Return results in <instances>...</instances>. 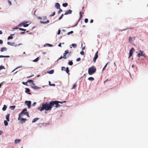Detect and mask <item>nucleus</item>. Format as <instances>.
<instances>
[{
    "instance_id": "de8ad7c7",
    "label": "nucleus",
    "mask_w": 148,
    "mask_h": 148,
    "mask_svg": "<svg viewBox=\"0 0 148 148\" xmlns=\"http://www.w3.org/2000/svg\"><path fill=\"white\" fill-rule=\"evenodd\" d=\"M81 60V58H77V60H76V61H77V62H79Z\"/></svg>"
},
{
    "instance_id": "2f4dec72",
    "label": "nucleus",
    "mask_w": 148,
    "mask_h": 148,
    "mask_svg": "<svg viewBox=\"0 0 148 148\" xmlns=\"http://www.w3.org/2000/svg\"><path fill=\"white\" fill-rule=\"evenodd\" d=\"M49 85H50V86H55V84H51V83L50 81H49Z\"/></svg>"
},
{
    "instance_id": "0e129e2a",
    "label": "nucleus",
    "mask_w": 148,
    "mask_h": 148,
    "mask_svg": "<svg viewBox=\"0 0 148 148\" xmlns=\"http://www.w3.org/2000/svg\"><path fill=\"white\" fill-rule=\"evenodd\" d=\"M93 22V20L92 19H91V20L90 22L91 23H92Z\"/></svg>"
},
{
    "instance_id": "6e6d98bb",
    "label": "nucleus",
    "mask_w": 148,
    "mask_h": 148,
    "mask_svg": "<svg viewBox=\"0 0 148 148\" xmlns=\"http://www.w3.org/2000/svg\"><path fill=\"white\" fill-rule=\"evenodd\" d=\"M29 25V24H25L23 25V26L24 27H27Z\"/></svg>"
},
{
    "instance_id": "cd10ccee",
    "label": "nucleus",
    "mask_w": 148,
    "mask_h": 148,
    "mask_svg": "<svg viewBox=\"0 0 148 148\" xmlns=\"http://www.w3.org/2000/svg\"><path fill=\"white\" fill-rule=\"evenodd\" d=\"M4 123L5 126L8 125V123L7 120V121L5 120L4 121Z\"/></svg>"
},
{
    "instance_id": "4c0bfd02",
    "label": "nucleus",
    "mask_w": 148,
    "mask_h": 148,
    "mask_svg": "<svg viewBox=\"0 0 148 148\" xmlns=\"http://www.w3.org/2000/svg\"><path fill=\"white\" fill-rule=\"evenodd\" d=\"M55 14H56L55 12H53V14H51L50 16H53L55 15Z\"/></svg>"
},
{
    "instance_id": "e2e57ef3",
    "label": "nucleus",
    "mask_w": 148,
    "mask_h": 148,
    "mask_svg": "<svg viewBox=\"0 0 148 148\" xmlns=\"http://www.w3.org/2000/svg\"><path fill=\"white\" fill-rule=\"evenodd\" d=\"M4 82H3L2 83H1V84H0V88L1 87V86L3 84V83Z\"/></svg>"
},
{
    "instance_id": "c85d7f7f",
    "label": "nucleus",
    "mask_w": 148,
    "mask_h": 148,
    "mask_svg": "<svg viewBox=\"0 0 148 148\" xmlns=\"http://www.w3.org/2000/svg\"><path fill=\"white\" fill-rule=\"evenodd\" d=\"M27 82H29L30 83H32V84H33V85L34 84V81L32 80H29Z\"/></svg>"
},
{
    "instance_id": "7c9ffc66",
    "label": "nucleus",
    "mask_w": 148,
    "mask_h": 148,
    "mask_svg": "<svg viewBox=\"0 0 148 148\" xmlns=\"http://www.w3.org/2000/svg\"><path fill=\"white\" fill-rule=\"evenodd\" d=\"M76 86H77V84H76V83L74 84L73 85V86L72 88H71V89H73V88H75L76 87Z\"/></svg>"
},
{
    "instance_id": "bf43d9fd",
    "label": "nucleus",
    "mask_w": 148,
    "mask_h": 148,
    "mask_svg": "<svg viewBox=\"0 0 148 148\" xmlns=\"http://www.w3.org/2000/svg\"><path fill=\"white\" fill-rule=\"evenodd\" d=\"M63 58V57L61 56L60 58H59V59L57 60V61H58V60L62 59Z\"/></svg>"
},
{
    "instance_id": "37998d69",
    "label": "nucleus",
    "mask_w": 148,
    "mask_h": 148,
    "mask_svg": "<svg viewBox=\"0 0 148 148\" xmlns=\"http://www.w3.org/2000/svg\"><path fill=\"white\" fill-rule=\"evenodd\" d=\"M19 29L21 31H25L26 30V29H23L22 28H19Z\"/></svg>"
},
{
    "instance_id": "6ab92c4d",
    "label": "nucleus",
    "mask_w": 148,
    "mask_h": 148,
    "mask_svg": "<svg viewBox=\"0 0 148 148\" xmlns=\"http://www.w3.org/2000/svg\"><path fill=\"white\" fill-rule=\"evenodd\" d=\"M39 119V118H34L32 121V123L35 122H36V121H37Z\"/></svg>"
},
{
    "instance_id": "3c124183",
    "label": "nucleus",
    "mask_w": 148,
    "mask_h": 148,
    "mask_svg": "<svg viewBox=\"0 0 148 148\" xmlns=\"http://www.w3.org/2000/svg\"><path fill=\"white\" fill-rule=\"evenodd\" d=\"M64 15V14H62L61 15V16L59 18V20H60L62 18L63 16Z\"/></svg>"
},
{
    "instance_id": "79ce46f5",
    "label": "nucleus",
    "mask_w": 148,
    "mask_h": 148,
    "mask_svg": "<svg viewBox=\"0 0 148 148\" xmlns=\"http://www.w3.org/2000/svg\"><path fill=\"white\" fill-rule=\"evenodd\" d=\"M60 10H59L58 11V14H59L61 12H62V10L61 9H60Z\"/></svg>"
},
{
    "instance_id": "2eb2a0df",
    "label": "nucleus",
    "mask_w": 148,
    "mask_h": 148,
    "mask_svg": "<svg viewBox=\"0 0 148 148\" xmlns=\"http://www.w3.org/2000/svg\"><path fill=\"white\" fill-rule=\"evenodd\" d=\"M40 22L41 23L46 24L49 23V20H47L46 21H44L42 20H41L40 21Z\"/></svg>"
},
{
    "instance_id": "0eeeda50",
    "label": "nucleus",
    "mask_w": 148,
    "mask_h": 148,
    "mask_svg": "<svg viewBox=\"0 0 148 148\" xmlns=\"http://www.w3.org/2000/svg\"><path fill=\"white\" fill-rule=\"evenodd\" d=\"M143 51H142L141 50H140L139 53H138L137 56L139 57L140 56H144L145 57V56H144V55H145V54L144 53V54L143 53Z\"/></svg>"
},
{
    "instance_id": "4468645a",
    "label": "nucleus",
    "mask_w": 148,
    "mask_h": 148,
    "mask_svg": "<svg viewBox=\"0 0 148 148\" xmlns=\"http://www.w3.org/2000/svg\"><path fill=\"white\" fill-rule=\"evenodd\" d=\"M10 116V114H8L7 115H6V119L7 120V121H10L9 119V117Z\"/></svg>"
},
{
    "instance_id": "c9c22d12",
    "label": "nucleus",
    "mask_w": 148,
    "mask_h": 148,
    "mask_svg": "<svg viewBox=\"0 0 148 148\" xmlns=\"http://www.w3.org/2000/svg\"><path fill=\"white\" fill-rule=\"evenodd\" d=\"M4 68V66H2V65H1V66H0V70H1L3 69Z\"/></svg>"
},
{
    "instance_id": "9b49d317",
    "label": "nucleus",
    "mask_w": 148,
    "mask_h": 148,
    "mask_svg": "<svg viewBox=\"0 0 148 148\" xmlns=\"http://www.w3.org/2000/svg\"><path fill=\"white\" fill-rule=\"evenodd\" d=\"M7 44L9 45L12 46H16L17 45L14 42H7Z\"/></svg>"
},
{
    "instance_id": "f704fd0d",
    "label": "nucleus",
    "mask_w": 148,
    "mask_h": 148,
    "mask_svg": "<svg viewBox=\"0 0 148 148\" xmlns=\"http://www.w3.org/2000/svg\"><path fill=\"white\" fill-rule=\"evenodd\" d=\"M80 53L82 55H84V52L83 51H82L80 52Z\"/></svg>"
},
{
    "instance_id": "dca6fc26",
    "label": "nucleus",
    "mask_w": 148,
    "mask_h": 148,
    "mask_svg": "<svg viewBox=\"0 0 148 148\" xmlns=\"http://www.w3.org/2000/svg\"><path fill=\"white\" fill-rule=\"evenodd\" d=\"M7 48H6V47H4L2 48L1 49V52H3L6 51L7 50Z\"/></svg>"
},
{
    "instance_id": "f03ea898",
    "label": "nucleus",
    "mask_w": 148,
    "mask_h": 148,
    "mask_svg": "<svg viewBox=\"0 0 148 148\" xmlns=\"http://www.w3.org/2000/svg\"><path fill=\"white\" fill-rule=\"evenodd\" d=\"M96 71V69L95 67L92 66L90 67L88 69V73L89 75H92L95 73Z\"/></svg>"
},
{
    "instance_id": "13d9d810",
    "label": "nucleus",
    "mask_w": 148,
    "mask_h": 148,
    "mask_svg": "<svg viewBox=\"0 0 148 148\" xmlns=\"http://www.w3.org/2000/svg\"><path fill=\"white\" fill-rule=\"evenodd\" d=\"M34 75H30V76H27V78H30V77H31L34 76Z\"/></svg>"
},
{
    "instance_id": "4d7b16f0",
    "label": "nucleus",
    "mask_w": 148,
    "mask_h": 148,
    "mask_svg": "<svg viewBox=\"0 0 148 148\" xmlns=\"http://www.w3.org/2000/svg\"><path fill=\"white\" fill-rule=\"evenodd\" d=\"M70 46H76L77 45L76 44H73L71 45Z\"/></svg>"
},
{
    "instance_id": "39448f33",
    "label": "nucleus",
    "mask_w": 148,
    "mask_h": 148,
    "mask_svg": "<svg viewBox=\"0 0 148 148\" xmlns=\"http://www.w3.org/2000/svg\"><path fill=\"white\" fill-rule=\"evenodd\" d=\"M135 51L134 49L132 47L131 48V49L130 51L129 52V58L132 55L133 52H134Z\"/></svg>"
},
{
    "instance_id": "473e14b6",
    "label": "nucleus",
    "mask_w": 148,
    "mask_h": 148,
    "mask_svg": "<svg viewBox=\"0 0 148 148\" xmlns=\"http://www.w3.org/2000/svg\"><path fill=\"white\" fill-rule=\"evenodd\" d=\"M38 60H39V58L38 57V58H37L36 59H35V60H33V61L34 62H37V61H38Z\"/></svg>"
},
{
    "instance_id": "69168bd1",
    "label": "nucleus",
    "mask_w": 148,
    "mask_h": 148,
    "mask_svg": "<svg viewBox=\"0 0 148 148\" xmlns=\"http://www.w3.org/2000/svg\"><path fill=\"white\" fill-rule=\"evenodd\" d=\"M107 81H110V80L107 79L106 80L104 81V82L105 83Z\"/></svg>"
},
{
    "instance_id": "b1692460",
    "label": "nucleus",
    "mask_w": 148,
    "mask_h": 148,
    "mask_svg": "<svg viewBox=\"0 0 148 148\" xmlns=\"http://www.w3.org/2000/svg\"><path fill=\"white\" fill-rule=\"evenodd\" d=\"M43 46H53V45L49 44L46 43Z\"/></svg>"
},
{
    "instance_id": "aec40b11",
    "label": "nucleus",
    "mask_w": 148,
    "mask_h": 148,
    "mask_svg": "<svg viewBox=\"0 0 148 148\" xmlns=\"http://www.w3.org/2000/svg\"><path fill=\"white\" fill-rule=\"evenodd\" d=\"M54 71L53 70H51L49 71L48 72V73L50 74H52L53 73Z\"/></svg>"
},
{
    "instance_id": "bb28decb",
    "label": "nucleus",
    "mask_w": 148,
    "mask_h": 148,
    "mask_svg": "<svg viewBox=\"0 0 148 148\" xmlns=\"http://www.w3.org/2000/svg\"><path fill=\"white\" fill-rule=\"evenodd\" d=\"M69 68L68 67L66 68V72L67 73H69Z\"/></svg>"
},
{
    "instance_id": "49530a36",
    "label": "nucleus",
    "mask_w": 148,
    "mask_h": 148,
    "mask_svg": "<svg viewBox=\"0 0 148 148\" xmlns=\"http://www.w3.org/2000/svg\"><path fill=\"white\" fill-rule=\"evenodd\" d=\"M88 20L87 18H86L84 20V21L85 23H87L88 22Z\"/></svg>"
},
{
    "instance_id": "680f3d73",
    "label": "nucleus",
    "mask_w": 148,
    "mask_h": 148,
    "mask_svg": "<svg viewBox=\"0 0 148 148\" xmlns=\"http://www.w3.org/2000/svg\"><path fill=\"white\" fill-rule=\"evenodd\" d=\"M38 19H41L42 20V17H40V16L38 17Z\"/></svg>"
},
{
    "instance_id": "1a4fd4ad",
    "label": "nucleus",
    "mask_w": 148,
    "mask_h": 148,
    "mask_svg": "<svg viewBox=\"0 0 148 148\" xmlns=\"http://www.w3.org/2000/svg\"><path fill=\"white\" fill-rule=\"evenodd\" d=\"M135 39V37H130L129 39V42L130 43H132L133 42V41H134Z\"/></svg>"
},
{
    "instance_id": "338daca9",
    "label": "nucleus",
    "mask_w": 148,
    "mask_h": 148,
    "mask_svg": "<svg viewBox=\"0 0 148 148\" xmlns=\"http://www.w3.org/2000/svg\"><path fill=\"white\" fill-rule=\"evenodd\" d=\"M25 33V32H21V33L20 34H24Z\"/></svg>"
},
{
    "instance_id": "72a5a7b5",
    "label": "nucleus",
    "mask_w": 148,
    "mask_h": 148,
    "mask_svg": "<svg viewBox=\"0 0 148 148\" xmlns=\"http://www.w3.org/2000/svg\"><path fill=\"white\" fill-rule=\"evenodd\" d=\"M69 64L70 66H72L73 65V62L72 61H70L69 63H68Z\"/></svg>"
},
{
    "instance_id": "58836bf2",
    "label": "nucleus",
    "mask_w": 148,
    "mask_h": 148,
    "mask_svg": "<svg viewBox=\"0 0 148 148\" xmlns=\"http://www.w3.org/2000/svg\"><path fill=\"white\" fill-rule=\"evenodd\" d=\"M69 53V51L68 50H66L65 51V53H64V54H67Z\"/></svg>"
},
{
    "instance_id": "ea45409f",
    "label": "nucleus",
    "mask_w": 148,
    "mask_h": 148,
    "mask_svg": "<svg viewBox=\"0 0 148 148\" xmlns=\"http://www.w3.org/2000/svg\"><path fill=\"white\" fill-rule=\"evenodd\" d=\"M73 31H71L70 32H68L67 34L68 35H69L71 34H72V33H73Z\"/></svg>"
},
{
    "instance_id": "393cba45",
    "label": "nucleus",
    "mask_w": 148,
    "mask_h": 148,
    "mask_svg": "<svg viewBox=\"0 0 148 148\" xmlns=\"http://www.w3.org/2000/svg\"><path fill=\"white\" fill-rule=\"evenodd\" d=\"M7 108L6 106L5 105H4L2 108V110L4 111H5L6 109Z\"/></svg>"
},
{
    "instance_id": "6e6552de",
    "label": "nucleus",
    "mask_w": 148,
    "mask_h": 148,
    "mask_svg": "<svg viewBox=\"0 0 148 148\" xmlns=\"http://www.w3.org/2000/svg\"><path fill=\"white\" fill-rule=\"evenodd\" d=\"M98 51H97L95 54V57L94 58V59L93 60V61L94 62H96V60L98 58Z\"/></svg>"
},
{
    "instance_id": "774afa93",
    "label": "nucleus",
    "mask_w": 148,
    "mask_h": 148,
    "mask_svg": "<svg viewBox=\"0 0 148 148\" xmlns=\"http://www.w3.org/2000/svg\"><path fill=\"white\" fill-rule=\"evenodd\" d=\"M61 46V43H60L59 45H58V46Z\"/></svg>"
},
{
    "instance_id": "a878e982",
    "label": "nucleus",
    "mask_w": 148,
    "mask_h": 148,
    "mask_svg": "<svg viewBox=\"0 0 148 148\" xmlns=\"http://www.w3.org/2000/svg\"><path fill=\"white\" fill-rule=\"evenodd\" d=\"M88 79L89 80H90V81H93L94 80V78L92 77H89L88 78Z\"/></svg>"
},
{
    "instance_id": "20e7f679",
    "label": "nucleus",
    "mask_w": 148,
    "mask_h": 148,
    "mask_svg": "<svg viewBox=\"0 0 148 148\" xmlns=\"http://www.w3.org/2000/svg\"><path fill=\"white\" fill-rule=\"evenodd\" d=\"M27 109H25L23 110L22 112L20 113L19 115V117L18 118V120H20V118H21V117L23 116V115L24 114V113H23V112L24 111H26Z\"/></svg>"
},
{
    "instance_id": "4be33fe9",
    "label": "nucleus",
    "mask_w": 148,
    "mask_h": 148,
    "mask_svg": "<svg viewBox=\"0 0 148 148\" xmlns=\"http://www.w3.org/2000/svg\"><path fill=\"white\" fill-rule=\"evenodd\" d=\"M15 107L16 106H11L10 107V108L12 110H14L15 108Z\"/></svg>"
},
{
    "instance_id": "e433bc0d",
    "label": "nucleus",
    "mask_w": 148,
    "mask_h": 148,
    "mask_svg": "<svg viewBox=\"0 0 148 148\" xmlns=\"http://www.w3.org/2000/svg\"><path fill=\"white\" fill-rule=\"evenodd\" d=\"M24 115H26L28 117H29V116L28 114V112H25L24 113Z\"/></svg>"
},
{
    "instance_id": "9d476101",
    "label": "nucleus",
    "mask_w": 148,
    "mask_h": 148,
    "mask_svg": "<svg viewBox=\"0 0 148 148\" xmlns=\"http://www.w3.org/2000/svg\"><path fill=\"white\" fill-rule=\"evenodd\" d=\"M20 123L22 124L25 123V121H27V119H26L23 118H20Z\"/></svg>"
},
{
    "instance_id": "c03bdc74",
    "label": "nucleus",
    "mask_w": 148,
    "mask_h": 148,
    "mask_svg": "<svg viewBox=\"0 0 148 148\" xmlns=\"http://www.w3.org/2000/svg\"><path fill=\"white\" fill-rule=\"evenodd\" d=\"M8 3L10 5H12V3L10 1V0H8Z\"/></svg>"
},
{
    "instance_id": "c756f323",
    "label": "nucleus",
    "mask_w": 148,
    "mask_h": 148,
    "mask_svg": "<svg viewBox=\"0 0 148 148\" xmlns=\"http://www.w3.org/2000/svg\"><path fill=\"white\" fill-rule=\"evenodd\" d=\"M68 4L67 3H63L62 4V6L64 7H66L67 6Z\"/></svg>"
},
{
    "instance_id": "423d86ee",
    "label": "nucleus",
    "mask_w": 148,
    "mask_h": 148,
    "mask_svg": "<svg viewBox=\"0 0 148 148\" xmlns=\"http://www.w3.org/2000/svg\"><path fill=\"white\" fill-rule=\"evenodd\" d=\"M25 103L27 106L29 108H30L31 103V102L30 101H26Z\"/></svg>"
},
{
    "instance_id": "603ef678",
    "label": "nucleus",
    "mask_w": 148,
    "mask_h": 148,
    "mask_svg": "<svg viewBox=\"0 0 148 148\" xmlns=\"http://www.w3.org/2000/svg\"><path fill=\"white\" fill-rule=\"evenodd\" d=\"M27 82H23L22 83L23 84H24L25 85H27Z\"/></svg>"
},
{
    "instance_id": "412c9836",
    "label": "nucleus",
    "mask_w": 148,
    "mask_h": 148,
    "mask_svg": "<svg viewBox=\"0 0 148 148\" xmlns=\"http://www.w3.org/2000/svg\"><path fill=\"white\" fill-rule=\"evenodd\" d=\"M10 57V56H2L1 55L0 56V58H9Z\"/></svg>"
},
{
    "instance_id": "a19ab883",
    "label": "nucleus",
    "mask_w": 148,
    "mask_h": 148,
    "mask_svg": "<svg viewBox=\"0 0 148 148\" xmlns=\"http://www.w3.org/2000/svg\"><path fill=\"white\" fill-rule=\"evenodd\" d=\"M65 68L64 66H62L61 67V70L62 71H65Z\"/></svg>"
},
{
    "instance_id": "8fccbe9b",
    "label": "nucleus",
    "mask_w": 148,
    "mask_h": 148,
    "mask_svg": "<svg viewBox=\"0 0 148 148\" xmlns=\"http://www.w3.org/2000/svg\"><path fill=\"white\" fill-rule=\"evenodd\" d=\"M36 104V102H34V103H33V104H32V106H35V105Z\"/></svg>"
},
{
    "instance_id": "f3484780",
    "label": "nucleus",
    "mask_w": 148,
    "mask_h": 148,
    "mask_svg": "<svg viewBox=\"0 0 148 148\" xmlns=\"http://www.w3.org/2000/svg\"><path fill=\"white\" fill-rule=\"evenodd\" d=\"M21 141L20 139H16L14 141V142L15 144H17L19 143Z\"/></svg>"
},
{
    "instance_id": "5fc2aeb1",
    "label": "nucleus",
    "mask_w": 148,
    "mask_h": 148,
    "mask_svg": "<svg viewBox=\"0 0 148 148\" xmlns=\"http://www.w3.org/2000/svg\"><path fill=\"white\" fill-rule=\"evenodd\" d=\"M108 64V63H107L105 66H104V67H103V71L104 69H105V68H106V67L107 66V65Z\"/></svg>"
},
{
    "instance_id": "5701e85b",
    "label": "nucleus",
    "mask_w": 148,
    "mask_h": 148,
    "mask_svg": "<svg viewBox=\"0 0 148 148\" xmlns=\"http://www.w3.org/2000/svg\"><path fill=\"white\" fill-rule=\"evenodd\" d=\"M25 89L26 90V91H25L26 92L28 93H29L30 92V90L29 88H26Z\"/></svg>"
},
{
    "instance_id": "052dcab7",
    "label": "nucleus",
    "mask_w": 148,
    "mask_h": 148,
    "mask_svg": "<svg viewBox=\"0 0 148 148\" xmlns=\"http://www.w3.org/2000/svg\"><path fill=\"white\" fill-rule=\"evenodd\" d=\"M3 43V41L1 40H0V44H2Z\"/></svg>"
},
{
    "instance_id": "a18cd8bd",
    "label": "nucleus",
    "mask_w": 148,
    "mask_h": 148,
    "mask_svg": "<svg viewBox=\"0 0 148 148\" xmlns=\"http://www.w3.org/2000/svg\"><path fill=\"white\" fill-rule=\"evenodd\" d=\"M63 58H64V59H66V55L64 54V53L63 54V56L62 57Z\"/></svg>"
},
{
    "instance_id": "864d4df0",
    "label": "nucleus",
    "mask_w": 148,
    "mask_h": 148,
    "mask_svg": "<svg viewBox=\"0 0 148 148\" xmlns=\"http://www.w3.org/2000/svg\"><path fill=\"white\" fill-rule=\"evenodd\" d=\"M60 32L61 30L60 29H59L57 34L58 35H59L60 34Z\"/></svg>"
},
{
    "instance_id": "09e8293b",
    "label": "nucleus",
    "mask_w": 148,
    "mask_h": 148,
    "mask_svg": "<svg viewBox=\"0 0 148 148\" xmlns=\"http://www.w3.org/2000/svg\"><path fill=\"white\" fill-rule=\"evenodd\" d=\"M43 19L44 21H45L47 19V17L46 16L43 17Z\"/></svg>"
},
{
    "instance_id": "7ed1b4c3",
    "label": "nucleus",
    "mask_w": 148,
    "mask_h": 148,
    "mask_svg": "<svg viewBox=\"0 0 148 148\" xmlns=\"http://www.w3.org/2000/svg\"><path fill=\"white\" fill-rule=\"evenodd\" d=\"M51 103H52V107L54 105H55V107L56 108H57L60 107V105L59 104V103L62 104L63 103H66V101H64L63 102H61L58 101H51Z\"/></svg>"
},
{
    "instance_id": "f8f14e48",
    "label": "nucleus",
    "mask_w": 148,
    "mask_h": 148,
    "mask_svg": "<svg viewBox=\"0 0 148 148\" xmlns=\"http://www.w3.org/2000/svg\"><path fill=\"white\" fill-rule=\"evenodd\" d=\"M72 11L70 10L66 11L65 13L64 14V15H67L69 14H71L72 13Z\"/></svg>"
},
{
    "instance_id": "ddd939ff",
    "label": "nucleus",
    "mask_w": 148,
    "mask_h": 148,
    "mask_svg": "<svg viewBox=\"0 0 148 148\" xmlns=\"http://www.w3.org/2000/svg\"><path fill=\"white\" fill-rule=\"evenodd\" d=\"M60 5L59 3H56L55 4V7L57 9H60Z\"/></svg>"
},
{
    "instance_id": "f257e3e1",
    "label": "nucleus",
    "mask_w": 148,
    "mask_h": 148,
    "mask_svg": "<svg viewBox=\"0 0 148 148\" xmlns=\"http://www.w3.org/2000/svg\"><path fill=\"white\" fill-rule=\"evenodd\" d=\"M52 104L51 101L49 103H48L47 102L43 103L42 104V106L38 107V109L41 111L44 110L46 111L51 110L52 108Z\"/></svg>"
},
{
    "instance_id": "a211bd4d",
    "label": "nucleus",
    "mask_w": 148,
    "mask_h": 148,
    "mask_svg": "<svg viewBox=\"0 0 148 148\" xmlns=\"http://www.w3.org/2000/svg\"><path fill=\"white\" fill-rule=\"evenodd\" d=\"M13 35H14V34H11L10 36L8 37V40H9L12 39L13 38V37H12V36Z\"/></svg>"
}]
</instances>
